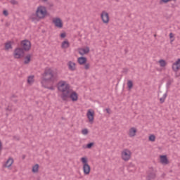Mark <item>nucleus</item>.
<instances>
[{
	"label": "nucleus",
	"instance_id": "obj_1",
	"mask_svg": "<svg viewBox=\"0 0 180 180\" xmlns=\"http://www.w3.org/2000/svg\"><path fill=\"white\" fill-rule=\"evenodd\" d=\"M57 74H58V70L56 68H46L42 74L41 86L50 91H54L56 89L54 82L56 81Z\"/></svg>",
	"mask_w": 180,
	"mask_h": 180
},
{
	"label": "nucleus",
	"instance_id": "obj_2",
	"mask_svg": "<svg viewBox=\"0 0 180 180\" xmlns=\"http://www.w3.org/2000/svg\"><path fill=\"white\" fill-rule=\"evenodd\" d=\"M49 16V11L47 7L43 5H39L37 7L35 11V15H32L30 19L32 20H43Z\"/></svg>",
	"mask_w": 180,
	"mask_h": 180
},
{
	"label": "nucleus",
	"instance_id": "obj_3",
	"mask_svg": "<svg viewBox=\"0 0 180 180\" xmlns=\"http://www.w3.org/2000/svg\"><path fill=\"white\" fill-rule=\"evenodd\" d=\"M70 84L65 81H60L58 83V90L59 92H62L61 98L63 101L68 100V94L70 93Z\"/></svg>",
	"mask_w": 180,
	"mask_h": 180
},
{
	"label": "nucleus",
	"instance_id": "obj_4",
	"mask_svg": "<svg viewBox=\"0 0 180 180\" xmlns=\"http://www.w3.org/2000/svg\"><path fill=\"white\" fill-rule=\"evenodd\" d=\"M80 162L82 166V171L84 175L88 176L91 174V165H89V160L88 157L83 156L80 158Z\"/></svg>",
	"mask_w": 180,
	"mask_h": 180
},
{
	"label": "nucleus",
	"instance_id": "obj_5",
	"mask_svg": "<svg viewBox=\"0 0 180 180\" xmlns=\"http://www.w3.org/2000/svg\"><path fill=\"white\" fill-rule=\"evenodd\" d=\"M121 160L127 162L131 160V157H133V152L129 148H124L120 153Z\"/></svg>",
	"mask_w": 180,
	"mask_h": 180
},
{
	"label": "nucleus",
	"instance_id": "obj_6",
	"mask_svg": "<svg viewBox=\"0 0 180 180\" xmlns=\"http://www.w3.org/2000/svg\"><path fill=\"white\" fill-rule=\"evenodd\" d=\"M13 56L14 58H16L17 60L23 58V57H25V51L20 47H17L14 49Z\"/></svg>",
	"mask_w": 180,
	"mask_h": 180
},
{
	"label": "nucleus",
	"instance_id": "obj_7",
	"mask_svg": "<svg viewBox=\"0 0 180 180\" xmlns=\"http://www.w3.org/2000/svg\"><path fill=\"white\" fill-rule=\"evenodd\" d=\"M172 69L176 77H180V58H178L172 63Z\"/></svg>",
	"mask_w": 180,
	"mask_h": 180
},
{
	"label": "nucleus",
	"instance_id": "obj_8",
	"mask_svg": "<svg viewBox=\"0 0 180 180\" xmlns=\"http://www.w3.org/2000/svg\"><path fill=\"white\" fill-rule=\"evenodd\" d=\"M100 18L101 22L104 23V25H109V22H110V16L109 15V13L106 11H103L100 14Z\"/></svg>",
	"mask_w": 180,
	"mask_h": 180
},
{
	"label": "nucleus",
	"instance_id": "obj_9",
	"mask_svg": "<svg viewBox=\"0 0 180 180\" xmlns=\"http://www.w3.org/2000/svg\"><path fill=\"white\" fill-rule=\"evenodd\" d=\"M52 23L57 29H63L64 27V22L60 17H55L52 19Z\"/></svg>",
	"mask_w": 180,
	"mask_h": 180
},
{
	"label": "nucleus",
	"instance_id": "obj_10",
	"mask_svg": "<svg viewBox=\"0 0 180 180\" xmlns=\"http://www.w3.org/2000/svg\"><path fill=\"white\" fill-rule=\"evenodd\" d=\"M86 116L89 123L92 124L95 121V110L94 109H89L86 113Z\"/></svg>",
	"mask_w": 180,
	"mask_h": 180
},
{
	"label": "nucleus",
	"instance_id": "obj_11",
	"mask_svg": "<svg viewBox=\"0 0 180 180\" xmlns=\"http://www.w3.org/2000/svg\"><path fill=\"white\" fill-rule=\"evenodd\" d=\"M77 53L80 56H88L91 53V48L89 46L79 47L77 49Z\"/></svg>",
	"mask_w": 180,
	"mask_h": 180
},
{
	"label": "nucleus",
	"instance_id": "obj_12",
	"mask_svg": "<svg viewBox=\"0 0 180 180\" xmlns=\"http://www.w3.org/2000/svg\"><path fill=\"white\" fill-rule=\"evenodd\" d=\"M20 46L24 51H29L32 49V43L27 39L21 41Z\"/></svg>",
	"mask_w": 180,
	"mask_h": 180
},
{
	"label": "nucleus",
	"instance_id": "obj_13",
	"mask_svg": "<svg viewBox=\"0 0 180 180\" xmlns=\"http://www.w3.org/2000/svg\"><path fill=\"white\" fill-rule=\"evenodd\" d=\"M158 161L162 165H168L169 164V159L167 155H159Z\"/></svg>",
	"mask_w": 180,
	"mask_h": 180
},
{
	"label": "nucleus",
	"instance_id": "obj_14",
	"mask_svg": "<svg viewBox=\"0 0 180 180\" xmlns=\"http://www.w3.org/2000/svg\"><path fill=\"white\" fill-rule=\"evenodd\" d=\"M139 131V129H137V127H131L127 131V135L130 139H133L137 136V133Z\"/></svg>",
	"mask_w": 180,
	"mask_h": 180
},
{
	"label": "nucleus",
	"instance_id": "obj_15",
	"mask_svg": "<svg viewBox=\"0 0 180 180\" xmlns=\"http://www.w3.org/2000/svg\"><path fill=\"white\" fill-rule=\"evenodd\" d=\"M13 162H15V160H13V158L9 157L3 164L4 168H7L8 169H11L12 168V166L13 165Z\"/></svg>",
	"mask_w": 180,
	"mask_h": 180
},
{
	"label": "nucleus",
	"instance_id": "obj_16",
	"mask_svg": "<svg viewBox=\"0 0 180 180\" xmlns=\"http://www.w3.org/2000/svg\"><path fill=\"white\" fill-rule=\"evenodd\" d=\"M79 98V96L78 95V93H77L76 91H69L68 99L70 98V101H72V102H77Z\"/></svg>",
	"mask_w": 180,
	"mask_h": 180
},
{
	"label": "nucleus",
	"instance_id": "obj_17",
	"mask_svg": "<svg viewBox=\"0 0 180 180\" xmlns=\"http://www.w3.org/2000/svg\"><path fill=\"white\" fill-rule=\"evenodd\" d=\"M146 180H157V170L151 169L149 171Z\"/></svg>",
	"mask_w": 180,
	"mask_h": 180
},
{
	"label": "nucleus",
	"instance_id": "obj_18",
	"mask_svg": "<svg viewBox=\"0 0 180 180\" xmlns=\"http://www.w3.org/2000/svg\"><path fill=\"white\" fill-rule=\"evenodd\" d=\"M68 68L69 71H76L77 70V63L74 61H68L67 63Z\"/></svg>",
	"mask_w": 180,
	"mask_h": 180
},
{
	"label": "nucleus",
	"instance_id": "obj_19",
	"mask_svg": "<svg viewBox=\"0 0 180 180\" xmlns=\"http://www.w3.org/2000/svg\"><path fill=\"white\" fill-rule=\"evenodd\" d=\"M12 46H13V41H6L4 44V50H6V51H8V50H12V49H13V47Z\"/></svg>",
	"mask_w": 180,
	"mask_h": 180
},
{
	"label": "nucleus",
	"instance_id": "obj_20",
	"mask_svg": "<svg viewBox=\"0 0 180 180\" xmlns=\"http://www.w3.org/2000/svg\"><path fill=\"white\" fill-rule=\"evenodd\" d=\"M40 170V165L39 164H34L32 166V174H39V171Z\"/></svg>",
	"mask_w": 180,
	"mask_h": 180
},
{
	"label": "nucleus",
	"instance_id": "obj_21",
	"mask_svg": "<svg viewBox=\"0 0 180 180\" xmlns=\"http://www.w3.org/2000/svg\"><path fill=\"white\" fill-rule=\"evenodd\" d=\"M86 61H88V59L84 56L79 57L77 58V63L79 64V65H84V64H86Z\"/></svg>",
	"mask_w": 180,
	"mask_h": 180
},
{
	"label": "nucleus",
	"instance_id": "obj_22",
	"mask_svg": "<svg viewBox=\"0 0 180 180\" xmlns=\"http://www.w3.org/2000/svg\"><path fill=\"white\" fill-rule=\"evenodd\" d=\"M27 84L28 85H32L34 84V75H30L27 78Z\"/></svg>",
	"mask_w": 180,
	"mask_h": 180
},
{
	"label": "nucleus",
	"instance_id": "obj_23",
	"mask_svg": "<svg viewBox=\"0 0 180 180\" xmlns=\"http://www.w3.org/2000/svg\"><path fill=\"white\" fill-rule=\"evenodd\" d=\"M32 54H27V55L24 58V64H30V61H32Z\"/></svg>",
	"mask_w": 180,
	"mask_h": 180
},
{
	"label": "nucleus",
	"instance_id": "obj_24",
	"mask_svg": "<svg viewBox=\"0 0 180 180\" xmlns=\"http://www.w3.org/2000/svg\"><path fill=\"white\" fill-rule=\"evenodd\" d=\"M158 63L159 64L160 67H161V68H165V67H167V60H164V59H160L158 60Z\"/></svg>",
	"mask_w": 180,
	"mask_h": 180
},
{
	"label": "nucleus",
	"instance_id": "obj_25",
	"mask_svg": "<svg viewBox=\"0 0 180 180\" xmlns=\"http://www.w3.org/2000/svg\"><path fill=\"white\" fill-rule=\"evenodd\" d=\"M61 47L63 49H68V47H70V41H68V40L65 39V41H63L62 42Z\"/></svg>",
	"mask_w": 180,
	"mask_h": 180
},
{
	"label": "nucleus",
	"instance_id": "obj_26",
	"mask_svg": "<svg viewBox=\"0 0 180 180\" xmlns=\"http://www.w3.org/2000/svg\"><path fill=\"white\" fill-rule=\"evenodd\" d=\"M157 137L154 134H150L148 136L149 141H151V143H154L156 140Z\"/></svg>",
	"mask_w": 180,
	"mask_h": 180
},
{
	"label": "nucleus",
	"instance_id": "obj_27",
	"mask_svg": "<svg viewBox=\"0 0 180 180\" xmlns=\"http://www.w3.org/2000/svg\"><path fill=\"white\" fill-rule=\"evenodd\" d=\"M82 134H83V136H88V134H89V129L87 128L82 129Z\"/></svg>",
	"mask_w": 180,
	"mask_h": 180
},
{
	"label": "nucleus",
	"instance_id": "obj_28",
	"mask_svg": "<svg viewBox=\"0 0 180 180\" xmlns=\"http://www.w3.org/2000/svg\"><path fill=\"white\" fill-rule=\"evenodd\" d=\"M169 37L170 39V43H172L175 41V34H174V33H170L169 34Z\"/></svg>",
	"mask_w": 180,
	"mask_h": 180
},
{
	"label": "nucleus",
	"instance_id": "obj_29",
	"mask_svg": "<svg viewBox=\"0 0 180 180\" xmlns=\"http://www.w3.org/2000/svg\"><path fill=\"white\" fill-rule=\"evenodd\" d=\"M167 99V94H164L163 96L160 98V103H164Z\"/></svg>",
	"mask_w": 180,
	"mask_h": 180
},
{
	"label": "nucleus",
	"instance_id": "obj_30",
	"mask_svg": "<svg viewBox=\"0 0 180 180\" xmlns=\"http://www.w3.org/2000/svg\"><path fill=\"white\" fill-rule=\"evenodd\" d=\"M127 85L129 90L133 88V82L131 80H128Z\"/></svg>",
	"mask_w": 180,
	"mask_h": 180
},
{
	"label": "nucleus",
	"instance_id": "obj_31",
	"mask_svg": "<svg viewBox=\"0 0 180 180\" xmlns=\"http://www.w3.org/2000/svg\"><path fill=\"white\" fill-rule=\"evenodd\" d=\"M13 110L12 105H8L6 108V110L7 112H12V110Z\"/></svg>",
	"mask_w": 180,
	"mask_h": 180
},
{
	"label": "nucleus",
	"instance_id": "obj_32",
	"mask_svg": "<svg viewBox=\"0 0 180 180\" xmlns=\"http://www.w3.org/2000/svg\"><path fill=\"white\" fill-rule=\"evenodd\" d=\"M94 146H95V143L94 142L89 143L86 145V148H91Z\"/></svg>",
	"mask_w": 180,
	"mask_h": 180
},
{
	"label": "nucleus",
	"instance_id": "obj_33",
	"mask_svg": "<svg viewBox=\"0 0 180 180\" xmlns=\"http://www.w3.org/2000/svg\"><path fill=\"white\" fill-rule=\"evenodd\" d=\"M172 1H175L176 0H160V2L162 4H168V2H172Z\"/></svg>",
	"mask_w": 180,
	"mask_h": 180
},
{
	"label": "nucleus",
	"instance_id": "obj_34",
	"mask_svg": "<svg viewBox=\"0 0 180 180\" xmlns=\"http://www.w3.org/2000/svg\"><path fill=\"white\" fill-rule=\"evenodd\" d=\"M84 65V70H89L91 67V65H89V63H85Z\"/></svg>",
	"mask_w": 180,
	"mask_h": 180
},
{
	"label": "nucleus",
	"instance_id": "obj_35",
	"mask_svg": "<svg viewBox=\"0 0 180 180\" xmlns=\"http://www.w3.org/2000/svg\"><path fill=\"white\" fill-rule=\"evenodd\" d=\"M60 37H61L62 39H65V37H67V34H66L65 32H63V33L60 34Z\"/></svg>",
	"mask_w": 180,
	"mask_h": 180
},
{
	"label": "nucleus",
	"instance_id": "obj_36",
	"mask_svg": "<svg viewBox=\"0 0 180 180\" xmlns=\"http://www.w3.org/2000/svg\"><path fill=\"white\" fill-rule=\"evenodd\" d=\"M3 14L4 15V16H8V15H9V13H8V11L4 10L3 11Z\"/></svg>",
	"mask_w": 180,
	"mask_h": 180
},
{
	"label": "nucleus",
	"instance_id": "obj_37",
	"mask_svg": "<svg viewBox=\"0 0 180 180\" xmlns=\"http://www.w3.org/2000/svg\"><path fill=\"white\" fill-rule=\"evenodd\" d=\"M105 112H106V113H108V115H110V113H111L110 108H106Z\"/></svg>",
	"mask_w": 180,
	"mask_h": 180
},
{
	"label": "nucleus",
	"instance_id": "obj_38",
	"mask_svg": "<svg viewBox=\"0 0 180 180\" xmlns=\"http://www.w3.org/2000/svg\"><path fill=\"white\" fill-rule=\"evenodd\" d=\"M2 150V142L0 141V151Z\"/></svg>",
	"mask_w": 180,
	"mask_h": 180
},
{
	"label": "nucleus",
	"instance_id": "obj_39",
	"mask_svg": "<svg viewBox=\"0 0 180 180\" xmlns=\"http://www.w3.org/2000/svg\"><path fill=\"white\" fill-rule=\"evenodd\" d=\"M41 2H47L49 0H41Z\"/></svg>",
	"mask_w": 180,
	"mask_h": 180
}]
</instances>
